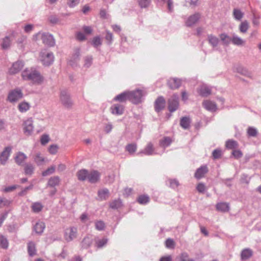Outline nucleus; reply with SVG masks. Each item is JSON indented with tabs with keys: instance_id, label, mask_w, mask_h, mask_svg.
<instances>
[{
	"instance_id": "nucleus-37",
	"label": "nucleus",
	"mask_w": 261,
	"mask_h": 261,
	"mask_svg": "<svg viewBox=\"0 0 261 261\" xmlns=\"http://www.w3.org/2000/svg\"><path fill=\"white\" fill-rule=\"evenodd\" d=\"M28 250L30 256H33L36 254V247L34 243L31 242L28 243Z\"/></svg>"
},
{
	"instance_id": "nucleus-56",
	"label": "nucleus",
	"mask_w": 261,
	"mask_h": 261,
	"mask_svg": "<svg viewBox=\"0 0 261 261\" xmlns=\"http://www.w3.org/2000/svg\"><path fill=\"white\" fill-rule=\"evenodd\" d=\"M105 225L103 222L98 221L95 222L96 228L98 230H101L105 228Z\"/></svg>"
},
{
	"instance_id": "nucleus-16",
	"label": "nucleus",
	"mask_w": 261,
	"mask_h": 261,
	"mask_svg": "<svg viewBox=\"0 0 261 261\" xmlns=\"http://www.w3.org/2000/svg\"><path fill=\"white\" fill-rule=\"evenodd\" d=\"M178 107V101L177 97H173L169 100L168 109L171 112L175 111Z\"/></svg>"
},
{
	"instance_id": "nucleus-40",
	"label": "nucleus",
	"mask_w": 261,
	"mask_h": 261,
	"mask_svg": "<svg viewBox=\"0 0 261 261\" xmlns=\"http://www.w3.org/2000/svg\"><path fill=\"white\" fill-rule=\"evenodd\" d=\"M34 170V167L32 164H27L24 168L25 174L27 175H31L33 174Z\"/></svg>"
},
{
	"instance_id": "nucleus-2",
	"label": "nucleus",
	"mask_w": 261,
	"mask_h": 261,
	"mask_svg": "<svg viewBox=\"0 0 261 261\" xmlns=\"http://www.w3.org/2000/svg\"><path fill=\"white\" fill-rule=\"evenodd\" d=\"M33 39L35 41L41 39L44 44L49 46H53L55 44L53 35L48 33L39 32L33 36Z\"/></svg>"
},
{
	"instance_id": "nucleus-27",
	"label": "nucleus",
	"mask_w": 261,
	"mask_h": 261,
	"mask_svg": "<svg viewBox=\"0 0 261 261\" xmlns=\"http://www.w3.org/2000/svg\"><path fill=\"white\" fill-rule=\"evenodd\" d=\"M98 195L100 200H106L109 196V191L107 189L99 190L98 192Z\"/></svg>"
},
{
	"instance_id": "nucleus-44",
	"label": "nucleus",
	"mask_w": 261,
	"mask_h": 261,
	"mask_svg": "<svg viewBox=\"0 0 261 261\" xmlns=\"http://www.w3.org/2000/svg\"><path fill=\"white\" fill-rule=\"evenodd\" d=\"M92 244V239L89 237H85L82 242V247L84 248H87L88 247H89L91 244Z\"/></svg>"
},
{
	"instance_id": "nucleus-41",
	"label": "nucleus",
	"mask_w": 261,
	"mask_h": 261,
	"mask_svg": "<svg viewBox=\"0 0 261 261\" xmlns=\"http://www.w3.org/2000/svg\"><path fill=\"white\" fill-rule=\"evenodd\" d=\"M153 150L154 149L152 144L149 143L147 145L146 148L141 152L146 155H150L153 153Z\"/></svg>"
},
{
	"instance_id": "nucleus-1",
	"label": "nucleus",
	"mask_w": 261,
	"mask_h": 261,
	"mask_svg": "<svg viewBox=\"0 0 261 261\" xmlns=\"http://www.w3.org/2000/svg\"><path fill=\"white\" fill-rule=\"evenodd\" d=\"M22 77L24 80L33 82H42L44 79L40 72L35 68H27L22 72Z\"/></svg>"
},
{
	"instance_id": "nucleus-53",
	"label": "nucleus",
	"mask_w": 261,
	"mask_h": 261,
	"mask_svg": "<svg viewBox=\"0 0 261 261\" xmlns=\"http://www.w3.org/2000/svg\"><path fill=\"white\" fill-rule=\"evenodd\" d=\"M55 171V167L51 166L48 168L47 170L42 172V175L43 176H47L49 174H53Z\"/></svg>"
},
{
	"instance_id": "nucleus-9",
	"label": "nucleus",
	"mask_w": 261,
	"mask_h": 261,
	"mask_svg": "<svg viewBox=\"0 0 261 261\" xmlns=\"http://www.w3.org/2000/svg\"><path fill=\"white\" fill-rule=\"evenodd\" d=\"M23 125L24 134L27 135H31L34 129L32 119L30 118L24 121Z\"/></svg>"
},
{
	"instance_id": "nucleus-35",
	"label": "nucleus",
	"mask_w": 261,
	"mask_h": 261,
	"mask_svg": "<svg viewBox=\"0 0 261 261\" xmlns=\"http://www.w3.org/2000/svg\"><path fill=\"white\" fill-rule=\"evenodd\" d=\"M84 63L83 65L84 67L88 68L90 67L93 62V58L91 56H87L84 58Z\"/></svg>"
},
{
	"instance_id": "nucleus-49",
	"label": "nucleus",
	"mask_w": 261,
	"mask_h": 261,
	"mask_svg": "<svg viewBox=\"0 0 261 261\" xmlns=\"http://www.w3.org/2000/svg\"><path fill=\"white\" fill-rule=\"evenodd\" d=\"M171 139L169 137H165L163 139L161 140L160 145L162 147H166L168 146L171 143Z\"/></svg>"
},
{
	"instance_id": "nucleus-57",
	"label": "nucleus",
	"mask_w": 261,
	"mask_h": 261,
	"mask_svg": "<svg viewBox=\"0 0 261 261\" xmlns=\"http://www.w3.org/2000/svg\"><path fill=\"white\" fill-rule=\"evenodd\" d=\"M58 150V147L56 145H50L48 148V151L50 153L54 154H56Z\"/></svg>"
},
{
	"instance_id": "nucleus-4",
	"label": "nucleus",
	"mask_w": 261,
	"mask_h": 261,
	"mask_svg": "<svg viewBox=\"0 0 261 261\" xmlns=\"http://www.w3.org/2000/svg\"><path fill=\"white\" fill-rule=\"evenodd\" d=\"M129 95V100L135 104L141 102V98L146 92L142 90H136L133 91H128Z\"/></svg>"
},
{
	"instance_id": "nucleus-58",
	"label": "nucleus",
	"mask_w": 261,
	"mask_h": 261,
	"mask_svg": "<svg viewBox=\"0 0 261 261\" xmlns=\"http://www.w3.org/2000/svg\"><path fill=\"white\" fill-rule=\"evenodd\" d=\"M248 135L249 136L255 137L257 134V130L253 127H249L247 130Z\"/></svg>"
},
{
	"instance_id": "nucleus-31",
	"label": "nucleus",
	"mask_w": 261,
	"mask_h": 261,
	"mask_svg": "<svg viewBox=\"0 0 261 261\" xmlns=\"http://www.w3.org/2000/svg\"><path fill=\"white\" fill-rule=\"evenodd\" d=\"M34 161L37 165H40L45 162V158L41 153H37L34 156Z\"/></svg>"
},
{
	"instance_id": "nucleus-22",
	"label": "nucleus",
	"mask_w": 261,
	"mask_h": 261,
	"mask_svg": "<svg viewBox=\"0 0 261 261\" xmlns=\"http://www.w3.org/2000/svg\"><path fill=\"white\" fill-rule=\"evenodd\" d=\"M236 71L238 73H239L243 75H245V76H246L248 77H250L251 76V73L250 71H249L246 68H245L242 66H241V65L238 66L236 67Z\"/></svg>"
},
{
	"instance_id": "nucleus-50",
	"label": "nucleus",
	"mask_w": 261,
	"mask_h": 261,
	"mask_svg": "<svg viewBox=\"0 0 261 261\" xmlns=\"http://www.w3.org/2000/svg\"><path fill=\"white\" fill-rule=\"evenodd\" d=\"M126 150L130 154L134 153L137 150L136 144H130L126 146Z\"/></svg>"
},
{
	"instance_id": "nucleus-51",
	"label": "nucleus",
	"mask_w": 261,
	"mask_h": 261,
	"mask_svg": "<svg viewBox=\"0 0 261 261\" xmlns=\"http://www.w3.org/2000/svg\"><path fill=\"white\" fill-rule=\"evenodd\" d=\"M0 246L3 248H7L8 246V242L6 238L3 236H0Z\"/></svg>"
},
{
	"instance_id": "nucleus-60",
	"label": "nucleus",
	"mask_w": 261,
	"mask_h": 261,
	"mask_svg": "<svg viewBox=\"0 0 261 261\" xmlns=\"http://www.w3.org/2000/svg\"><path fill=\"white\" fill-rule=\"evenodd\" d=\"M107 243V239H102L101 240H98L96 242L97 247L98 248H100L103 247L105 245H106Z\"/></svg>"
},
{
	"instance_id": "nucleus-19",
	"label": "nucleus",
	"mask_w": 261,
	"mask_h": 261,
	"mask_svg": "<svg viewBox=\"0 0 261 261\" xmlns=\"http://www.w3.org/2000/svg\"><path fill=\"white\" fill-rule=\"evenodd\" d=\"M113 100L114 101H118L120 102H125L127 100H129V95L128 91L124 92L117 95L114 98Z\"/></svg>"
},
{
	"instance_id": "nucleus-25",
	"label": "nucleus",
	"mask_w": 261,
	"mask_h": 261,
	"mask_svg": "<svg viewBox=\"0 0 261 261\" xmlns=\"http://www.w3.org/2000/svg\"><path fill=\"white\" fill-rule=\"evenodd\" d=\"M88 173L89 172L85 169L81 170L77 173V178L80 180H85L87 179Z\"/></svg>"
},
{
	"instance_id": "nucleus-3",
	"label": "nucleus",
	"mask_w": 261,
	"mask_h": 261,
	"mask_svg": "<svg viewBox=\"0 0 261 261\" xmlns=\"http://www.w3.org/2000/svg\"><path fill=\"white\" fill-rule=\"evenodd\" d=\"M40 60L44 66H48L51 65L54 61V56L51 52L46 50H42L40 53Z\"/></svg>"
},
{
	"instance_id": "nucleus-5",
	"label": "nucleus",
	"mask_w": 261,
	"mask_h": 261,
	"mask_svg": "<svg viewBox=\"0 0 261 261\" xmlns=\"http://www.w3.org/2000/svg\"><path fill=\"white\" fill-rule=\"evenodd\" d=\"M23 96V94L21 89H15L9 92L7 99L8 101L14 103L21 99Z\"/></svg>"
},
{
	"instance_id": "nucleus-34",
	"label": "nucleus",
	"mask_w": 261,
	"mask_h": 261,
	"mask_svg": "<svg viewBox=\"0 0 261 261\" xmlns=\"http://www.w3.org/2000/svg\"><path fill=\"white\" fill-rule=\"evenodd\" d=\"M60 178L58 176H54L49 178L48 181V186L50 187H55L59 185Z\"/></svg>"
},
{
	"instance_id": "nucleus-20",
	"label": "nucleus",
	"mask_w": 261,
	"mask_h": 261,
	"mask_svg": "<svg viewBox=\"0 0 261 261\" xmlns=\"http://www.w3.org/2000/svg\"><path fill=\"white\" fill-rule=\"evenodd\" d=\"M216 210L221 212H227L229 210V203L226 202H219L216 205Z\"/></svg>"
},
{
	"instance_id": "nucleus-33",
	"label": "nucleus",
	"mask_w": 261,
	"mask_h": 261,
	"mask_svg": "<svg viewBox=\"0 0 261 261\" xmlns=\"http://www.w3.org/2000/svg\"><path fill=\"white\" fill-rule=\"evenodd\" d=\"M233 16L237 20H241L244 16V13L238 9H234L233 10Z\"/></svg>"
},
{
	"instance_id": "nucleus-8",
	"label": "nucleus",
	"mask_w": 261,
	"mask_h": 261,
	"mask_svg": "<svg viewBox=\"0 0 261 261\" xmlns=\"http://www.w3.org/2000/svg\"><path fill=\"white\" fill-rule=\"evenodd\" d=\"M24 66V63L21 61H17L14 62L9 68V73L14 74L20 71Z\"/></svg>"
},
{
	"instance_id": "nucleus-11",
	"label": "nucleus",
	"mask_w": 261,
	"mask_h": 261,
	"mask_svg": "<svg viewBox=\"0 0 261 261\" xmlns=\"http://www.w3.org/2000/svg\"><path fill=\"white\" fill-rule=\"evenodd\" d=\"M100 174L97 171H91L88 173V180L91 183L97 182L100 178Z\"/></svg>"
},
{
	"instance_id": "nucleus-43",
	"label": "nucleus",
	"mask_w": 261,
	"mask_h": 261,
	"mask_svg": "<svg viewBox=\"0 0 261 261\" xmlns=\"http://www.w3.org/2000/svg\"><path fill=\"white\" fill-rule=\"evenodd\" d=\"M11 44V40L10 38L8 36H6L5 37L3 40V42L2 43V47L4 49H7L8 48Z\"/></svg>"
},
{
	"instance_id": "nucleus-36",
	"label": "nucleus",
	"mask_w": 261,
	"mask_h": 261,
	"mask_svg": "<svg viewBox=\"0 0 261 261\" xmlns=\"http://www.w3.org/2000/svg\"><path fill=\"white\" fill-rule=\"evenodd\" d=\"M220 38L224 45H228L231 41V38L225 33L220 34Z\"/></svg>"
},
{
	"instance_id": "nucleus-14",
	"label": "nucleus",
	"mask_w": 261,
	"mask_h": 261,
	"mask_svg": "<svg viewBox=\"0 0 261 261\" xmlns=\"http://www.w3.org/2000/svg\"><path fill=\"white\" fill-rule=\"evenodd\" d=\"M110 110L113 114L120 115L123 113L124 107L120 104H115L110 108Z\"/></svg>"
},
{
	"instance_id": "nucleus-63",
	"label": "nucleus",
	"mask_w": 261,
	"mask_h": 261,
	"mask_svg": "<svg viewBox=\"0 0 261 261\" xmlns=\"http://www.w3.org/2000/svg\"><path fill=\"white\" fill-rule=\"evenodd\" d=\"M41 143L42 145H45L49 141V137L47 135H44L41 138Z\"/></svg>"
},
{
	"instance_id": "nucleus-10",
	"label": "nucleus",
	"mask_w": 261,
	"mask_h": 261,
	"mask_svg": "<svg viewBox=\"0 0 261 261\" xmlns=\"http://www.w3.org/2000/svg\"><path fill=\"white\" fill-rule=\"evenodd\" d=\"M202 106L208 111L215 112L217 110V106L216 103L210 100H204L202 102Z\"/></svg>"
},
{
	"instance_id": "nucleus-12",
	"label": "nucleus",
	"mask_w": 261,
	"mask_h": 261,
	"mask_svg": "<svg viewBox=\"0 0 261 261\" xmlns=\"http://www.w3.org/2000/svg\"><path fill=\"white\" fill-rule=\"evenodd\" d=\"M200 14L198 13H195L194 14L188 17L186 21V24L187 27H191L195 24L199 19Z\"/></svg>"
},
{
	"instance_id": "nucleus-45",
	"label": "nucleus",
	"mask_w": 261,
	"mask_h": 261,
	"mask_svg": "<svg viewBox=\"0 0 261 261\" xmlns=\"http://www.w3.org/2000/svg\"><path fill=\"white\" fill-rule=\"evenodd\" d=\"M249 28V24L247 21L245 20L241 22L240 25L239 29L241 32L243 33H246Z\"/></svg>"
},
{
	"instance_id": "nucleus-6",
	"label": "nucleus",
	"mask_w": 261,
	"mask_h": 261,
	"mask_svg": "<svg viewBox=\"0 0 261 261\" xmlns=\"http://www.w3.org/2000/svg\"><path fill=\"white\" fill-rule=\"evenodd\" d=\"M60 101L62 105L67 108H71L73 105V102L70 99V96L66 91L61 92Z\"/></svg>"
},
{
	"instance_id": "nucleus-30",
	"label": "nucleus",
	"mask_w": 261,
	"mask_h": 261,
	"mask_svg": "<svg viewBox=\"0 0 261 261\" xmlns=\"http://www.w3.org/2000/svg\"><path fill=\"white\" fill-rule=\"evenodd\" d=\"M252 255V251L249 249H244L241 253V256L242 260H246Z\"/></svg>"
},
{
	"instance_id": "nucleus-59",
	"label": "nucleus",
	"mask_w": 261,
	"mask_h": 261,
	"mask_svg": "<svg viewBox=\"0 0 261 261\" xmlns=\"http://www.w3.org/2000/svg\"><path fill=\"white\" fill-rule=\"evenodd\" d=\"M232 154L236 159H239L243 155L242 152L240 150H233Z\"/></svg>"
},
{
	"instance_id": "nucleus-54",
	"label": "nucleus",
	"mask_w": 261,
	"mask_h": 261,
	"mask_svg": "<svg viewBox=\"0 0 261 261\" xmlns=\"http://www.w3.org/2000/svg\"><path fill=\"white\" fill-rule=\"evenodd\" d=\"M212 154L214 159H219L222 155V151L220 149H215L213 151Z\"/></svg>"
},
{
	"instance_id": "nucleus-55",
	"label": "nucleus",
	"mask_w": 261,
	"mask_h": 261,
	"mask_svg": "<svg viewBox=\"0 0 261 261\" xmlns=\"http://www.w3.org/2000/svg\"><path fill=\"white\" fill-rule=\"evenodd\" d=\"M80 0H67V5L69 7L73 8L77 5L80 3Z\"/></svg>"
},
{
	"instance_id": "nucleus-62",
	"label": "nucleus",
	"mask_w": 261,
	"mask_h": 261,
	"mask_svg": "<svg viewBox=\"0 0 261 261\" xmlns=\"http://www.w3.org/2000/svg\"><path fill=\"white\" fill-rule=\"evenodd\" d=\"M48 20L52 24H56L58 22L59 19L56 16L51 15L49 17Z\"/></svg>"
},
{
	"instance_id": "nucleus-23",
	"label": "nucleus",
	"mask_w": 261,
	"mask_h": 261,
	"mask_svg": "<svg viewBox=\"0 0 261 261\" xmlns=\"http://www.w3.org/2000/svg\"><path fill=\"white\" fill-rule=\"evenodd\" d=\"M208 43L213 47H216L219 42V40L218 37L213 35H208L207 36Z\"/></svg>"
},
{
	"instance_id": "nucleus-48",
	"label": "nucleus",
	"mask_w": 261,
	"mask_h": 261,
	"mask_svg": "<svg viewBox=\"0 0 261 261\" xmlns=\"http://www.w3.org/2000/svg\"><path fill=\"white\" fill-rule=\"evenodd\" d=\"M43 208L42 205L39 202H36L32 204V208L34 212L38 213L40 212Z\"/></svg>"
},
{
	"instance_id": "nucleus-26",
	"label": "nucleus",
	"mask_w": 261,
	"mask_h": 261,
	"mask_svg": "<svg viewBox=\"0 0 261 261\" xmlns=\"http://www.w3.org/2000/svg\"><path fill=\"white\" fill-rule=\"evenodd\" d=\"M27 157L25 154L19 152L17 153L15 158V161L17 164L20 165L27 159Z\"/></svg>"
},
{
	"instance_id": "nucleus-39",
	"label": "nucleus",
	"mask_w": 261,
	"mask_h": 261,
	"mask_svg": "<svg viewBox=\"0 0 261 261\" xmlns=\"http://www.w3.org/2000/svg\"><path fill=\"white\" fill-rule=\"evenodd\" d=\"M225 146L228 149H233L238 147V144L236 141L229 140L226 142Z\"/></svg>"
},
{
	"instance_id": "nucleus-15",
	"label": "nucleus",
	"mask_w": 261,
	"mask_h": 261,
	"mask_svg": "<svg viewBox=\"0 0 261 261\" xmlns=\"http://www.w3.org/2000/svg\"><path fill=\"white\" fill-rule=\"evenodd\" d=\"M81 56L80 49L79 48H76L74 49V53L72 54L69 60V64L71 66H73L77 62L80 60Z\"/></svg>"
},
{
	"instance_id": "nucleus-38",
	"label": "nucleus",
	"mask_w": 261,
	"mask_h": 261,
	"mask_svg": "<svg viewBox=\"0 0 261 261\" xmlns=\"http://www.w3.org/2000/svg\"><path fill=\"white\" fill-rule=\"evenodd\" d=\"M105 39L107 41V44L109 45H111L113 41V35L108 30H106Z\"/></svg>"
},
{
	"instance_id": "nucleus-28",
	"label": "nucleus",
	"mask_w": 261,
	"mask_h": 261,
	"mask_svg": "<svg viewBox=\"0 0 261 261\" xmlns=\"http://www.w3.org/2000/svg\"><path fill=\"white\" fill-rule=\"evenodd\" d=\"M231 42L233 44L238 46L243 45L245 43L244 40L239 36L234 35H233L231 38Z\"/></svg>"
},
{
	"instance_id": "nucleus-7",
	"label": "nucleus",
	"mask_w": 261,
	"mask_h": 261,
	"mask_svg": "<svg viewBox=\"0 0 261 261\" xmlns=\"http://www.w3.org/2000/svg\"><path fill=\"white\" fill-rule=\"evenodd\" d=\"M77 229L74 227H71L66 229L65 231V239L70 242L76 237Z\"/></svg>"
},
{
	"instance_id": "nucleus-21",
	"label": "nucleus",
	"mask_w": 261,
	"mask_h": 261,
	"mask_svg": "<svg viewBox=\"0 0 261 261\" xmlns=\"http://www.w3.org/2000/svg\"><path fill=\"white\" fill-rule=\"evenodd\" d=\"M30 105L26 101H22L18 105V109L21 113L26 112L30 109Z\"/></svg>"
},
{
	"instance_id": "nucleus-13",
	"label": "nucleus",
	"mask_w": 261,
	"mask_h": 261,
	"mask_svg": "<svg viewBox=\"0 0 261 261\" xmlns=\"http://www.w3.org/2000/svg\"><path fill=\"white\" fill-rule=\"evenodd\" d=\"M11 148L7 147L0 154V162L2 164H5L10 154Z\"/></svg>"
},
{
	"instance_id": "nucleus-24",
	"label": "nucleus",
	"mask_w": 261,
	"mask_h": 261,
	"mask_svg": "<svg viewBox=\"0 0 261 261\" xmlns=\"http://www.w3.org/2000/svg\"><path fill=\"white\" fill-rule=\"evenodd\" d=\"M198 92L199 95L202 97H207L211 95L212 93L210 89L204 86L201 87L198 90Z\"/></svg>"
},
{
	"instance_id": "nucleus-52",
	"label": "nucleus",
	"mask_w": 261,
	"mask_h": 261,
	"mask_svg": "<svg viewBox=\"0 0 261 261\" xmlns=\"http://www.w3.org/2000/svg\"><path fill=\"white\" fill-rule=\"evenodd\" d=\"M175 242L173 240L171 239H168L165 242L166 247L168 248L173 249L175 247Z\"/></svg>"
},
{
	"instance_id": "nucleus-47",
	"label": "nucleus",
	"mask_w": 261,
	"mask_h": 261,
	"mask_svg": "<svg viewBox=\"0 0 261 261\" xmlns=\"http://www.w3.org/2000/svg\"><path fill=\"white\" fill-rule=\"evenodd\" d=\"M151 0H138L139 6L141 8H147L150 4Z\"/></svg>"
},
{
	"instance_id": "nucleus-46",
	"label": "nucleus",
	"mask_w": 261,
	"mask_h": 261,
	"mask_svg": "<svg viewBox=\"0 0 261 261\" xmlns=\"http://www.w3.org/2000/svg\"><path fill=\"white\" fill-rule=\"evenodd\" d=\"M102 44L101 39L99 36H96L94 37L92 41V44L94 47H97L100 46Z\"/></svg>"
},
{
	"instance_id": "nucleus-64",
	"label": "nucleus",
	"mask_w": 261,
	"mask_h": 261,
	"mask_svg": "<svg viewBox=\"0 0 261 261\" xmlns=\"http://www.w3.org/2000/svg\"><path fill=\"white\" fill-rule=\"evenodd\" d=\"M180 259L181 261H193L190 259L187 253H182L180 256Z\"/></svg>"
},
{
	"instance_id": "nucleus-32",
	"label": "nucleus",
	"mask_w": 261,
	"mask_h": 261,
	"mask_svg": "<svg viewBox=\"0 0 261 261\" xmlns=\"http://www.w3.org/2000/svg\"><path fill=\"white\" fill-rule=\"evenodd\" d=\"M190 124V119L189 117H184L181 118L180 121V126L185 128L187 129L188 128Z\"/></svg>"
},
{
	"instance_id": "nucleus-61",
	"label": "nucleus",
	"mask_w": 261,
	"mask_h": 261,
	"mask_svg": "<svg viewBox=\"0 0 261 261\" xmlns=\"http://www.w3.org/2000/svg\"><path fill=\"white\" fill-rule=\"evenodd\" d=\"M34 25L31 24H27L24 27V31L27 33H29L33 31Z\"/></svg>"
},
{
	"instance_id": "nucleus-18",
	"label": "nucleus",
	"mask_w": 261,
	"mask_h": 261,
	"mask_svg": "<svg viewBox=\"0 0 261 261\" xmlns=\"http://www.w3.org/2000/svg\"><path fill=\"white\" fill-rule=\"evenodd\" d=\"M208 169L206 166H203L198 168L195 173V177L197 179H200L204 177V175L207 172Z\"/></svg>"
},
{
	"instance_id": "nucleus-29",
	"label": "nucleus",
	"mask_w": 261,
	"mask_h": 261,
	"mask_svg": "<svg viewBox=\"0 0 261 261\" xmlns=\"http://www.w3.org/2000/svg\"><path fill=\"white\" fill-rule=\"evenodd\" d=\"M45 227V225L44 223L42 222H39L36 224L34 229L36 233L40 234L43 232Z\"/></svg>"
},
{
	"instance_id": "nucleus-17",
	"label": "nucleus",
	"mask_w": 261,
	"mask_h": 261,
	"mask_svg": "<svg viewBox=\"0 0 261 261\" xmlns=\"http://www.w3.org/2000/svg\"><path fill=\"white\" fill-rule=\"evenodd\" d=\"M165 100L164 98L160 96L157 98L155 102V109L157 112H159L165 108Z\"/></svg>"
},
{
	"instance_id": "nucleus-42",
	"label": "nucleus",
	"mask_w": 261,
	"mask_h": 261,
	"mask_svg": "<svg viewBox=\"0 0 261 261\" xmlns=\"http://www.w3.org/2000/svg\"><path fill=\"white\" fill-rule=\"evenodd\" d=\"M138 202L141 204H145L147 203L149 201V198L147 195H140L137 199Z\"/></svg>"
}]
</instances>
